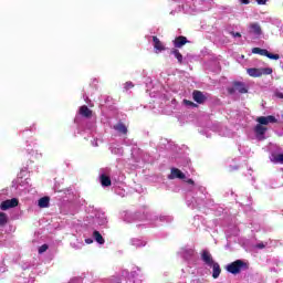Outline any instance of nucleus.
I'll return each instance as SVG.
<instances>
[{
  "label": "nucleus",
  "mask_w": 283,
  "mask_h": 283,
  "mask_svg": "<svg viewBox=\"0 0 283 283\" xmlns=\"http://www.w3.org/2000/svg\"><path fill=\"white\" fill-rule=\"evenodd\" d=\"M226 271L232 275H240L241 271H249V262L244 260H235L226 266Z\"/></svg>",
  "instance_id": "nucleus-1"
},
{
  "label": "nucleus",
  "mask_w": 283,
  "mask_h": 283,
  "mask_svg": "<svg viewBox=\"0 0 283 283\" xmlns=\"http://www.w3.org/2000/svg\"><path fill=\"white\" fill-rule=\"evenodd\" d=\"M228 94L233 95L235 92L239 94H249V86L244 82L233 81L232 86L227 88Z\"/></svg>",
  "instance_id": "nucleus-2"
},
{
  "label": "nucleus",
  "mask_w": 283,
  "mask_h": 283,
  "mask_svg": "<svg viewBox=\"0 0 283 283\" xmlns=\"http://www.w3.org/2000/svg\"><path fill=\"white\" fill-rule=\"evenodd\" d=\"M247 73L252 78H260V76H269V74H273V69L265 67V69H255L251 67L247 70Z\"/></svg>",
  "instance_id": "nucleus-3"
},
{
  "label": "nucleus",
  "mask_w": 283,
  "mask_h": 283,
  "mask_svg": "<svg viewBox=\"0 0 283 283\" xmlns=\"http://www.w3.org/2000/svg\"><path fill=\"white\" fill-rule=\"evenodd\" d=\"M14 207H19V199L17 198L7 199L2 201L0 205L1 211H8V209H14Z\"/></svg>",
  "instance_id": "nucleus-4"
},
{
  "label": "nucleus",
  "mask_w": 283,
  "mask_h": 283,
  "mask_svg": "<svg viewBox=\"0 0 283 283\" xmlns=\"http://www.w3.org/2000/svg\"><path fill=\"white\" fill-rule=\"evenodd\" d=\"M256 122L259 123V125L263 126L269 125V123H277V118H275V116L273 115L260 116L256 118Z\"/></svg>",
  "instance_id": "nucleus-5"
},
{
  "label": "nucleus",
  "mask_w": 283,
  "mask_h": 283,
  "mask_svg": "<svg viewBox=\"0 0 283 283\" xmlns=\"http://www.w3.org/2000/svg\"><path fill=\"white\" fill-rule=\"evenodd\" d=\"M201 260H202V262H205V264H207V266H211V265L216 264V262L213 261V256L207 250H205L201 253Z\"/></svg>",
  "instance_id": "nucleus-6"
},
{
  "label": "nucleus",
  "mask_w": 283,
  "mask_h": 283,
  "mask_svg": "<svg viewBox=\"0 0 283 283\" xmlns=\"http://www.w3.org/2000/svg\"><path fill=\"white\" fill-rule=\"evenodd\" d=\"M168 178L169 180H175V178H178L179 180H185L186 176L180 169L172 168Z\"/></svg>",
  "instance_id": "nucleus-7"
},
{
  "label": "nucleus",
  "mask_w": 283,
  "mask_h": 283,
  "mask_svg": "<svg viewBox=\"0 0 283 283\" xmlns=\"http://www.w3.org/2000/svg\"><path fill=\"white\" fill-rule=\"evenodd\" d=\"M192 98H193V102L198 103L199 105H202V103L207 101V97L205 96V94H202L201 91H193Z\"/></svg>",
  "instance_id": "nucleus-8"
},
{
  "label": "nucleus",
  "mask_w": 283,
  "mask_h": 283,
  "mask_svg": "<svg viewBox=\"0 0 283 283\" xmlns=\"http://www.w3.org/2000/svg\"><path fill=\"white\" fill-rule=\"evenodd\" d=\"M175 48H182L184 45H187L189 43V40H187V36L185 35H179L172 41Z\"/></svg>",
  "instance_id": "nucleus-9"
},
{
  "label": "nucleus",
  "mask_w": 283,
  "mask_h": 283,
  "mask_svg": "<svg viewBox=\"0 0 283 283\" xmlns=\"http://www.w3.org/2000/svg\"><path fill=\"white\" fill-rule=\"evenodd\" d=\"M153 43H154V48L155 50H157V52H165V44H163V42L160 41V39H158V36L154 35L153 36Z\"/></svg>",
  "instance_id": "nucleus-10"
},
{
  "label": "nucleus",
  "mask_w": 283,
  "mask_h": 283,
  "mask_svg": "<svg viewBox=\"0 0 283 283\" xmlns=\"http://www.w3.org/2000/svg\"><path fill=\"white\" fill-rule=\"evenodd\" d=\"M80 116H83L84 118H92V109H90V107H87V105H83L80 107L78 111Z\"/></svg>",
  "instance_id": "nucleus-11"
},
{
  "label": "nucleus",
  "mask_w": 283,
  "mask_h": 283,
  "mask_svg": "<svg viewBox=\"0 0 283 283\" xmlns=\"http://www.w3.org/2000/svg\"><path fill=\"white\" fill-rule=\"evenodd\" d=\"M210 268H212V277L214 280H218V277H220V274L222 273L220 264L218 262H214Z\"/></svg>",
  "instance_id": "nucleus-12"
},
{
  "label": "nucleus",
  "mask_w": 283,
  "mask_h": 283,
  "mask_svg": "<svg viewBox=\"0 0 283 283\" xmlns=\"http://www.w3.org/2000/svg\"><path fill=\"white\" fill-rule=\"evenodd\" d=\"M250 32L251 34H255L256 36H260L262 34V27L258 22L250 24Z\"/></svg>",
  "instance_id": "nucleus-13"
},
{
  "label": "nucleus",
  "mask_w": 283,
  "mask_h": 283,
  "mask_svg": "<svg viewBox=\"0 0 283 283\" xmlns=\"http://www.w3.org/2000/svg\"><path fill=\"white\" fill-rule=\"evenodd\" d=\"M113 129H115V132H118V134H123L124 136L127 135V126L123 122L114 125Z\"/></svg>",
  "instance_id": "nucleus-14"
},
{
  "label": "nucleus",
  "mask_w": 283,
  "mask_h": 283,
  "mask_svg": "<svg viewBox=\"0 0 283 283\" xmlns=\"http://www.w3.org/2000/svg\"><path fill=\"white\" fill-rule=\"evenodd\" d=\"M40 209H48L50 207V197H42L38 201Z\"/></svg>",
  "instance_id": "nucleus-15"
},
{
  "label": "nucleus",
  "mask_w": 283,
  "mask_h": 283,
  "mask_svg": "<svg viewBox=\"0 0 283 283\" xmlns=\"http://www.w3.org/2000/svg\"><path fill=\"white\" fill-rule=\"evenodd\" d=\"M102 187H112V179L107 175H101L99 177Z\"/></svg>",
  "instance_id": "nucleus-16"
},
{
  "label": "nucleus",
  "mask_w": 283,
  "mask_h": 283,
  "mask_svg": "<svg viewBox=\"0 0 283 283\" xmlns=\"http://www.w3.org/2000/svg\"><path fill=\"white\" fill-rule=\"evenodd\" d=\"M93 238L98 244H105V239L103 238V234H101V232H98L97 230L93 232Z\"/></svg>",
  "instance_id": "nucleus-17"
},
{
  "label": "nucleus",
  "mask_w": 283,
  "mask_h": 283,
  "mask_svg": "<svg viewBox=\"0 0 283 283\" xmlns=\"http://www.w3.org/2000/svg\"><path fill=\"white\" fill-rule=\"evenodd\" d=\"M170 54H174V56L177 59L178 63L182 65V53L178 49H171Z\"/></svg>",
  "instance_id": "nucleus-18"
},
{
  "label": "nucleus",
  "mask_w": 283,
  "mask_h": 283,
  "mask_svg": "<svg viewBox=\"0 0 283 283\" xmlns=\"http://www.w3.org/2000/svg\"><path fill=\"white\" fill-rule=\"evenodd\" d=\"M266 127L262 126L261 124H258L254 128V132L256 136H264V134H266Z\"/></svg>",
  "instance_id": "nucleus-19"
},
{
  "label": "nucleus",
  "mask_w": 283,
  "mask_h": 283,
  "mask_svg": "<svg viewBox=\"0 0 283 283\" xmlns=\"http://www.w3.org/2000/svg\"><path fill=\"white\" fill-rule=\"evenodd\" d=\"M268 52H269V50H266V49H260V48L252 49V54H260V56H266Z\"/></svg>",
  "instance_id": "nucleus-20"
},
{
  "label": "nucleus",
  "mask_w": 283,
  "mask_h": 283,
  "mask_svg": "<svg viewBox=\"0 0 283 283\" xmlns=\"http://www.w3.org/2000/svg\"><path fill=\"white\" fill-rule=\"evenodd\" d=\"M6 224H8V214L0 212V227H6Z\"/></svg>",
  "instance_id": "nucleus-21"
},
{
  "label": "nucleus",
  "mask_w": 283,
  "mask_h": 283,
  "mask_svg": "<svg viewBox=\"0 0 283 283\" xmlns=\"http://www.w3.org/2000/svg\"><path fill=\"white\" fill-rule=\"evenodd\" d=\"M272 163L283 165V154H277L273 156Z\"/></svg>",
  "instance_id": "nucleus-22"
},
{
  "label": "nucleus",
  "mask_w": 283,
  "mask_h": 283,
  "mask_svg": "<svg viewBox=\"0 0 283 283\" xmlns=\"http://www.w3.org/2000/svg\"><path fill=\"white\" fill-rule=\"evenodd\" d=\"M265 56H266L268 59H271L272 61H277V60H280V54H273V53H271V52H269V51H268V53L265 54Z\"/></svg>",
  "instance_id": "nucleus-23"
},
{
  "label": "nucleus",
  "mask_w": 283,
  "mask_h": 283,
  "mask_svg": "<svg viewBox=\"0 0 283 283\" xmlns=\"http://www.w3.org/2000/svg\"><path fill=\"white\" fill-rule=\"evenodd\" d=\"M184 105H188L189 107H198V104H196L189 99H184Z\"/></svg>",
  "instance_id": "nucleus-24"
},
{
  "label": "nucleus",
  "mask_w": 283,
  "mask_h": 283,
  "mask_svg": "<svg viewBox=\"0 0 283 283\" xmlns=\"http://www.w3.org/2000/svg\"><path fill=\"white\" fill-rule=\"evenodd\" d=\"M48 249H50V247L48 244H42L40 248H39V253L42 254V253H45V251H48Z\"/></svg>",
  "instance_id": "nucleus-25"
},
{
  "label": "nucleus",
  "mask_w": 283,
  "mask_h": 283,
  "mask_svg": "<svg viewBox=\"0 0 283 283\" xmlns=\"http://www.w3.org/2000/svg\"><path fill=\"white\" fill-rule=\"evenodd\" d=\"M132 87H134V83H132V82L125 83V90H132Z\"/></svg>",
  "instance_id": "nucleus-26"
},
{
  "label": "nucleus",
  "mask_w": 283,
  "mask_h": 283,
  "mask_svg": "<svg viewBox=\"0 0 283 283\" xmlns=\"http://www.w3.org/2000/svg\"><path fill=\"white\" fill-rule=\"evenodd\" d=\"M259 6H266V0H256Z\"/></svg>",
  "instance_id": "nucleus-27"
},
{
  "label": "nucleus",
  "mask_w": 283,
  "mask_h": 283,
  "mask_svg": "<svg viewBox=\"0 0 283 283\" xmlns=\"http://www.w3.org/2000/svg\"><path fill=\"white\" fill-rule=\"evenodd\" d=\"M243 6H249L251 3V0H240Z\"/></svg>",
  "instance_id": "nucleus-28"
},
{
  "label": "nucleus",
  "mask_w": 283,
  "mask_h": 283,
  "mask_svg": "<svg viewBox=\"0 0 283 283\" xmlns=\"http://www.w3.org/2000/svg\"><path fill=\"white\" fill-rule=\"evenodd\" d=\"M187 184H188V185H196V182L193 181V179H188V180H187Z\"/></svg>",
  "instance_id": "nucleus-29"
},
{
  "label": "nucleus",
  "mask_w": 283,
  "mask_h": 283,
  "mask_svg": "<svg viewBox=\"0 0 283 283\" xmlns=\"http://www.w3.org/2000/svg\"><path fill=\"white\" fill-rule=\"evenodd\" d=\"M232 34H233V36H238V38L242 36V34L240 32H235V33H232Z\"/></svg>",
  "instance_id": "nucleus-30"
},
{
  "label": "nucleus",
  "mask_w": 283,
  "mask_h": 283,
  "mask_svg": "<svg viewBox=\"0 0 283 283\" xmlns=\"http://www.w3.org/2000/svg\"><path fill=\"white\" fill-rule=\"evenodd\" d=\"M85 242H86V244H92L93 241H92V239H86Z\"/></svg>",
  "instance_id": "nucleus-31"
},
{
  "label": "nucleus",
  "mask_w": 283,
  "mask_h": 283,
  "mask_svg": "<svg viewBox=\"0 0 283 283\" xmlns=\"http://www.w3.org/2000/svg\"><path fill=\"white\" fill-rule=\"evenodd\" d=\"M258 249H264V244L263 243L258 244Z\"/></svg>",
  "instance_id": "nucleus-32"
},
{
  "label": "nucleus",
  "mask_w": 283,
  "mask_h": 283,
  "mask_svg": "<svg viewBox=\"0 0 283 283\" xmlns=\"http://www.w3.org/2000/svg\"><path fill=\"white\" fill-rule=\"evenodd\" d=\"M75 282H81V279H76Z\"/></svg>",
  "instance_id": "nucleus-33"
}]
</instances>
